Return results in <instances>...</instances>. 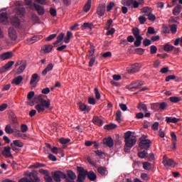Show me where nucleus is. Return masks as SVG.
Listing matches in <instances>:
<instances>
[{
	"label": "nucleus",
	"mask_w": 182,
	"mask_h": 182,
	"mask_svg": "<svg viewBox=\"0 0 182 182\" xmlns=\"http://www.w3.org/2000/svg\"><path fill=\"white\" fill-rule=\"evenodd\" d=\"M137 141L136 136L132 134L130 131L124 133V152L129 153L131 149L135 146Z\"/></svg>",
	"instance_id": "obj_1"
},
{
	"label": "nucleus",
	"mask_w": 182,
	"mask_h": 182,
	"mask_svg": "<svg viewBox=\"0 0 182 182\" xmlns=\"http://www.w3.org/2000/svg\"><path fill=\"white\" fill-rule=\"evenodd\" d=\"M38 104L35 106V108L37 109L38 113H43L46 109H48L49 110L53 109V107L50 106V100H46L42 98L41 95L38 97Z\"/></svg>",
	"instance_id": "obj_2"
},
{
	"label": "nucleus",
	"mask_w": 182,
	"mask_h": 182,
	"mask_svg": "<svg viewBox=\"0 0 182 182\" xmlns=\"http://www.w3.org/2000/svg\"><path fill=\"white\" fill-rule=\"evenodd\" d=\"M14 12L16 14V16H19L20 18L24 16L25 8L23 6L21 1H16L14 8Z\"/></svg>",
	"instance_id": "obj_3"
},
{
	"label": "nucleus",
	"mask_w": 182,
	"mask_h": 182,
	"mask_svg": "<svg viewBox=\"0 0 182 182\" xmlns=\"http://www.w3.org/2000/svg\"><path fill=\"white\" fill-rule=\"evenodd\" d=\"M151 141L150 139H147V136L142 135L140 138V142L139 144V146L141 149L144 150H149V149L151 147Z\"/></svg>",
	"instance_id": "obj_4"
},
{
	"label": "nucleus",
	"mask_w": 182,
	"mask_h": 182,
	"mask_svg": "<svg viewBox=\"0 0 182 182\" xmlns=\"http://www.w3.org/2000/svg\"><path fill=\"white\" fill-rule=\"evenodd\" d=\"M78 177L77 178V182H84L87 174V171L84 170L82 167H77Z\"/></svg>",
	"instance_id": "obj_5"
},
{
	"label": "nucleus",
	"mask_w": 182,
	"mask_h": 182,
	"mask_svg": "<svg viewBox=\"0 0 182 182\" xmlns=\"http://www.w3.org/2000/svg\"><path fill=\"white\" fill-rule=\"evenodd\" d=\"M52 176L55 182H61V179L66 178V174L60 171L52 172Z\"/></svg>",
	"instance_id": "obj_6"
},
{
	"label": "nucleus",
	"mask_w": 182,
	"mask_h": 182,
	"mask_svg": "<svg viewBox=\"0 0 182 182\" xmlns=\"http://www.w3.org/2000/svg\"><path fill=\"white\" fill-rule=\"evenodd\" d=\"M141 64H133L131 67H127V70L129 73H136L140 70Z\"/></svg>",
	"instance_id": "obj_7"
},
{
	"label": "nucleus",
	"mask_w": 182,
	"mask_h": 182,
	"mask_svg": "<svg viewBox=\"0 0 182 182\" xmlns=\"http://www.w3.org/2000/svg\"><path fill=\"white\" fill-rule=\"evenodd\" d=\"M142 85H144V83L140 81H137L136 82H133L130 84L129 85L127 86V88L129 90H138L139 89Z\"/></svg>",
	"instance_id": "obj_8"
},
{
	"label": "nucleus",
	"mask_w": 182,
	"mask_h": 182,
	"mask_svg": "<svg viewBox=\"0 0 182 182\" xmlns=\"http://www.w3.org/2000/svg\"><path fill=\"white\" fill-rule=\"evenodd\" d=\"M106 11V4H100L97 9V14L102 17L105 15Z\"/></svg>",
	"instance_id": "obj_9"
},
{
	"label": "nucleus",
	"mask_w": 182,
	"mask_h": 182,
	"mask_svg": "<svg viewBox=\"0 0 182 182\" xmlns=\"http://www.w3.org/2000/svg\"><path fill=\"white\" fill-rule=\"evenodd\" d=\"M162 164L164 166L174 167L175 166L174 161L171 159H168L167 156H164Z\"/></svg>",
	"instance_id": "obj_10"
},
{
	"label": "nucleus",
	"mask_w": 182,
	"mask_h": 182,
	"mask_svg": "<svg viewBox=\"0 0 182 182\" xmlns=\"http://www.w3.org/2000/svg\"><path fill=\"white\" fill-rule=\"evenodd\" d=\"M18 68L17 70V74L19 75L21 73H22L24 70L26 68V63L25 61H21V63L19 64V63H16V66H18Z\"/></svg>",
	"instance_id": "obj_11"
},
{
	"label": "nucleus",
	"mask_w": 182,
	"mask_h": 182,
	"mask_svg": "<svg viewBox=\"0 0 182 182\" xmlns=\"http://www.w3.org/2000/svg\"><path fill=\"white\" fill-rule=\"evenodd\" d=\"M103 144L107 147H113L114 140L112 137L105 138L103 139Z\"/></svg>",
	"instance_id": "obj_12"
},
{
	"label": "nucleus",
	"mask_w": 182,
	"mask_h": 182,
	"mask_svg": "<svg viewBox=\"0 0 182 182\" xmlns=\"http://www.w3.org/2000/svg\"><path fill=\"white\" fill-rule=\"evenodd\" d=\"M14 56V54L12 52H5L0 55V60H6L8 59H11Z\"/></svg>",
	"instance_id": "obj_13"
},
{
	"label": "nucleus",
	"mask_w": 182,
	"mask_h": 182,
	"mask_svg": "<svg viewBox=\"0 0 182 182\" xmlns=\"http://www.w3.org/2000/svg\"><path fill=\"white\" fill-rule=\"evenodd\" d=\"M0 21L5 25L8 23V14L6 12L0 14Z\"/></svg>",
	"instance_id": "obj_14"
},
{
	"label": "nucleus",
	"mask_w": 182,
	"mask_h": 182,
	"mask_svg": "<svg viewBox=\"0 0 182 182\" xmlns=\"http://www.w3.org/2000/svg\"><path fill=\"white\" fill-rule=\"evenodd\" d=\"M33 6L39 16H43L45 14V9L43 6L38 5L36 4H33Z\"/></svg>",
	"instance_id": "obj_15"
},
{
	"label": "nucleus",
	"mask_w": 182,
	"mask_h": 182,
	"mask_svg": "<svg viewBox=\"0 0 182 182\" xmlns=\"http://www.w3.org/2000/svg\"><path fill=\"white\" fill-rule=\"evenodd\" d=\"M9 35L11 40L15 41L17 38V34L15 29L13 27H10L9 29Z\"/></svg>",
	"instance_id": "obj_16"
},
{
	"label": "nucleus",
	"mask_w": 182,
	"mask_h": 182,
	"mask_svg": "<svg viewBox=\"0 0 182 182\" xmlns=\"http://www.w3.org/2000/svg\"><path fill=\"white\" fill-rule=\"evenodd\" d=\"M2 154L6 158H11L12 156V154L11 153L10 146H5Z\"/></svg>",
	"instance_id": "obj_17"
},
{
	"label": "nucleus",
	"mask_w": 182,
	"mask_h": 182,
	"mask_svg": "<svg viewBox=\"0 0 182 182\" xmlns=\"http://www.w3.org/2000/svg\"><path fill=\"white\" fill-rule=\"evenodd\" d=\"M87 176L88 177V179L90 181H96L97 179V175L96 173L92 171H87Z\"/></svg>",
	"instance_id": "obj_18"
},
{
	"label": "nucleus",
	"mask_w": 182,
	"mask_h": 182,
	"mask_svg": "<svg viewBox=\"0 0 182 182\" xmlns=\"http://www.w3.org/2000/svg\"><path fill=\"white\" fill-rule=\"evenodd\" d=\"M78 106L80 107V110L82 112H88L91 109V108L89 106H87L85 104L82 102L78 103Z\"/></svg>",
	"instance_id": "obj_19"
},
{
	"label": "nucleus",
	"mask_w": 182,
	"mask_h": 182,
	"mask_svg": "<svg viewBox=\"0 0 182 182\" xmlns=\"http://www.w3.org/2000/svg\"><path fill=\"white\" fill-rule=\"evenodd\" d=\"M92 121L93 124L98 125L100 127L102 126L104 124L103 120L101 119L99 117H94Z\"/></svg>",
	"instance_id": "obj_20"
},
{
	"label": "nucleus",
	"mask_w": 182,
	"mask_h": 182,
	"mask_svg": "<svg viewBox=\"0 0 182 182\" xmlns=\"http://www.w3.org/2000/svg\"><path fill=\"white\" fill-rule=\"evenodd\" d=\"M39 80H40V77H38V75L37 74H33L32 75L30 84L31 85H36L39 82Z\"/></svg>",
	"instance_id": "obj_21"
},
{
	"label": "nucleus",
	"mask_w": 182,
	"mask_h": 182,
	"mask_svg": "<svg viewBox=\"0 0 182 182\" xmlns=\"http://www.w3.org/2000/svg\"><path fill=\"white\" fill-rule=\"evenodd\" d=\"M53 48V45L51 44H48V45H45L43 48H42V50L45 53H49L52 51Z\"/></svg>",
	"instance_id": "obj_22"
},
{
	"label": "nucleus",
	"mask_w": 182,
	"mask_h": 182,
	"mask_svg": "<svg viewBox=\"0 0 182 182\" xmlns=\"http://www.w3.org/2000/svg\"><path fill=\"white\" fill-rule=\"evenodd\" d=\"M11 23L15 27H18L20 26V20L17 17H12L11 18Z\"/></svg>",
	"instance_id": "obj_23"
},
{
	"label": "nucleus",
	"mask_w": 182,
	"mask_h": 182,
	"mask_svg": "<svg viewBox=\"0 0 182 182\" xmlns=\"http://www.w3.org/2000/svg\"><path fill=\"white\" fill-rule=\"evenodd\" d=\"M64 37H65V33H60L59 34V36H58L57 41H55L53 43L54 46H56L58 44L61 43Z\"/></svg>",
	"instance_id": "obj_24"
},
{
	"label": "nucleus",
	"mask_w": 182,
	"mask_h": 182,
	"mask_svg": "<svg viewBox=\"0 0 182 182\" xmlns=\"http://www.w3.org/2000/svg\"><path fill=\"white\" fill-rule=\"evenodd\" d=\"M97 173L102 176H105L108 174V171L105 167H99L97 168Z\"/></svg>",
	"instance_id": "obj_25"
},
{
	"label": "nucleus",
	"mask_w": 182,
	"mask_h": 182,
	"mask_svg": "<svg viewBox=\"0 0 182 182\" xmlns=\"http://www.w3.org/2000/svg\"><path fill=\"white\" fill-rule=\"evenodd\" d=\"M92 7V0L87 1L85 6H84V12L88 13Z\"/></svg>",
	"instance_id": "obj_26"
},
{
	"label": "nucleus",
	"mask_w": 182,
	"mask_h": 182,
	"mask_svg": "<svg viewBox=\"0 0 182 182\" xmlns=\"http://www.w3.org/2000/svg\"><path fill=\"white\" fill-rule=\"evenodd\" d=\"M53 69V64L50 63L47 65V67L43 70L42 75L46 76L48 72Z\"/></svg>",
	"instance_id": "obj_27"
},
{
	"label": "nucleus",
	"mask_w": 182,
	"mask_h": 182,
	"mask_svg": "<svg viewBox=\"0 0 182 182\" xmlns=\"http://www.w3.org/2000/svg\"><path fill=\"white\" fill-rule=\"evenodd\" d=\"M141 11L142 14H144L145 16H148L152 13V9L149 7H144L141 9Z\"/></svg>",
	"instance_id": "obj_28"
},
{
	"label": "nucleus",
	"mask_w": 182,
	"mask_h": 182,
	"mask_svg": "<svg viewBox=\"0 0 182 182\" xmlns=\"http://www.w3.org/2000/svg\"><path fill=\"white\" fill-rule=\"evenodd\" d=\"M138 156L141 159H146L149 157V154L146 151H139L138 153Z\"/></svg>",
	"instance_id": "obj_29"
},
{
	"label": "nucleus",
	"mask_w": 182,
	"mask_h": 182,
	"mask_svg": "<svg viewBox=\"0 0 182 182\" xmlns=\"http://www.w3.org/2000/svg\"><path fill=\"white\" fill-rule=\"evenodd\" d=\"M73 33L71 31H68L67 32V36L65 38L64 42L65 43H69L70 41V38H73Z\"/></svg>",
	"instance_id": "obj_30"
},
{
	"label": "nucleus",
	"mask_w": 182,
	"mask_h": 182,
	"mask_svg": "<svg viewBox=\"0 0 182 182\" xmlns=\"http://www.w3.org/2000/svg\"><path fill=\"white\" fill-rule=\"evenodd\" d=\"M134 0H122L121 4L124 6L130 7L133 4Z\"/></svg>",
	"instance_id": "obj_31"
},
{
	"label": "nucleus",
	"mask_w": 182,
	"mask_h": 182,
	"mask_svg": "<svg viewBox=\"0 0 182 182\" xmlns=\"http://www.w3.org/2000/svg\"><path fill=\"white\" fill-rule=\"evenodd\" d=\"M23 80V77L21 76H18L17 77H15L11 83L16 85H18Z\"/></svg>",
	"instance_id": "obj_32"
},
{
	"label": "nucleus",
	"mask_w": 182,
	"mask_h": 182,
	"mask_svg": "<svg viewBox=\"0 0 182 182\" xmlns=\"http://www.w3.org/2000/svg\"><path fill=\"white\" fill-rule=\"evenodd\" d=\"M182 10V8L181 6H176L173 10V14L175 16H177L180 14L181 11Z\"/></svg>",
	"instance_id": "obj_33"
},
{
	"label": "nucleus",
	"mask_w": 182,
	"mask_h": 182,
	"mask_svg": "<svg viewBox=\"0 0 182 182\" xmlns=\"http://www.w3.org/2000/svg\"><path fill=\"white\" fill-rule=\"evenodd\" d=\"M132 33H133V35L134 36L135 38H139V37H142L140 35V30L138 28H132Z\"/></svg>",
	"instance_id": "obj_34"
},
{
	"label": "nucleus",
	"mask_w": 182,
	"mask_h": 182,
	"mask_svg": "<svg viewBox=\"0 0 182 182\" xmlns=\"http://www.w3.org/2000/svg\"><path fill=\"white\" fill-rule=\"evenodd\" d=\"M11 144H14V146H15L16 147H23L24 144L22 141H21L20 140H14L13 141V143H11Z\"/></svg>",
	"instance_id": "obj_35"
},
{
	"label": "nucleus",
	"mask_w": 182,
	"mask_h": 182,
	"mask_svg": "<svg viewBox=\"0 0 182 182\" xmlns=\"http://www.w3.org/2000/svg\"><path fill=\"white\" fill-rule=\"evenodd\" d=\"M166 121L168 123H176L178 122V119L176 117H166Z\"/></svg>",
	"instance_id": "obj_36"
},
{
	"label": "nucleus",
	"mask_w": 182,
	"mask_h": 182,
	"mask_svg": "<svg viewBox=\"0 0 182 182\" xmlns=\"http://www.w3.org/2000/svg\"><path fill=\"white\" fill-rule=\"evenodd\" d=\"M174 48L173 46L166 43L165 44V46H164V50L166 52H170Z\"/></svg>",
	"instance_id": "obj_37"
},
{
	"label": "nucleus",
	"mask_w": 182,
	"mask_h": 182,
	"mask_svg": "<svg viewBox=\"0 0 182 182\" xmlns=\"http://www.w3.org/2000/svg\"><path fill=\"white\" fill-rule=\"evenodd\" d=\"M143 39H144L143 37H137V38H136V41H134V45H135L136 47L141 46V43H142Z\"/></svg>",
	"instance_id": "obj_38"
},
{
	"label": "nucleus",
	"mask_w": 182,
	"mask_h": 182,
	"mask_svg": "<svg viewBox=\"0 0 182 182\" xmlns=\"http://www.w3.org/2000/svg\"><path fill=\"white\" fill-rule=\"evenodd\" d=\"M45 167V165L43 164L36 163L33 165H31L29 166V168H43Z\"/></svg>",
	"instance_id": "obj_39"
},
{
	"label": "nucleus",
	"mask_w": 182,
	"mask_h": 182,
	"mask_svg": "<svg viewBox=\"0 0 182 182\" xmlns=\"http://www.w3.org/2000/svg\"><path fill=\"white\" fill-rule=\"evenodd\" d=\"M152 168L151 164L149 162H144L143 163V168L146 171L151 170Z\"/></svg>",
	"instance_id": "obj_40"
},
{
	"label": "nucleus",
	"mask_w": 182,
	"mask_h": 182,
	"mask_svg": "<svg viewBox=\"0 0 182 182\" xmlns=\"http://www.w3.org/2000/svg\"><path fill=\"white\" fill-rule=\"evenodd\" d=\"M43 38V36L41 35H36V36H34L31 38V41H32V43L36 42V41H40L41 39Z\"/></svg>",
	"instance_id": "obj_41"
},
{
	"label": "nucleus",
	"mask_w": 182,
	"mask_h": 182,
	"mask_svg": "<svg viewBox=\"0 0 182 182\" xmlns=\"http://www.w3.org/2000/svg\"><path fill=\"white\" fill-rule=\"evenodd\" d=\"M67 177L71 178H75L76 179L77 176L76 174L71 170H69L67 171Z\"/></svg>",
	"instance_id": "obj_42"
},
{
	"label": "nucleus",
	"mask_w": 182,
	"mask_h": 182,
	"mask_svg": "<svg viewBox=\"0 0 182 182\" xmlns=\"http://www.w3.org/2000/svg\"><path fill=\"white\" fill-rule=\"evenodd\" d=\"M137 107L138 109H140V111L145 112H147V106L144 104L140 103Z\"/></svg>",
	"instance_id": "obj_43"
},
{
	"label": "nucleus",
	"mask_w": 182,
	"mask_h": 182,
	"mask_svg": "<svg viewBox=\"0 0 182 182\" xmlns=\"http://www.w3.org/2000/svg\"><path fill=\"white\" fill-rule=\"evenodd\" d=\"M141 180L143 181H148L150 180V176L149 174L146 173H142L141 174Z\"/></svg>",
	"instance_id": "obj_44"
},
{
	"label": "nucleus",
	"mask_w": 182,
	"mask_h": 182,
	"mask_svg": "<svg viewBox=\"0 0 182 182\" xmlns=\"http://www.w3.org/2000/svg\"><path fill=\"white\" fill-rule=\"evenodd\" d=\"M117 126L114 124H110L105 125L104 127V128L107 130H112V129H114L115 128H117Z\"/></svg>",
	"instance_id": "obj_45"
},
{
	"label": "nucleus",
	"mask_w": 182,
	"mask_h": 182,
	"mask_svg": "<svg viewBox=\"0 0 182 182\" xmlns=\"http://www.w3.org/2000/svg\"><path fill=\"white\" fill-rule=\"evenodd\" d=\"M90 50H89V56L92 57V56H93V55L95 54V46H93L92 44H90Z\"/></svg>",
	"instance_id": "obj_46"
},
{
	"label": "nucleus",
	"mask_w": 182,
	"mask_h": 182,
	"mask_svg": "<svg viewBox=\"0 0 182 182\" xmlns=\"http://www.w3.org/2000/svg\"><path fill=\"white\" fill-rule=\"evenodd\" d=\"M122 113L120 110H118L116 113V120L120 123L122 122L121 117H122Z\"/></svg>",
	"instance_id": "obj_47"
},
{
	"label": "nucleus",
	"mask_w": 182,
	"mask_h": 182,
	"mask_svg": "<svg viewBox=\"0 0 182 182\" xmlns=\"http://www.w3.org/2000/svg\"><path fill=\"white\" fill-rule=\"evenodd\" d=\"M5 132L7 133V134H12L14 132V130L11 128V125L9 124L7 126H6L5 127Z\"/></svg>",
	"instance_id": "obj_48"
},
{
	"label": "nucleus",
	"mask_w": 182,
	"mask_h": 182,
	"mask_svg": "<svg viewBox=\"0 0 182 182\" xmlns=\"http://www.w3.org/2000/svg\"><path fill=\"white\" fill-rule=\"evenodd\" d=\"M57 36L56 33L50 34L46 38V41L49 42L55 39Z\"/></svg>",
	"instance_id": "obj_49"
},
{
	"label": "nucleus",
	"mask_w": 182,
	"mask_h": 182,
	"mask_svg": "<svg viewBox=\"0 0 182 182\" xmlns=\"http://www.w3.org/2000/svg\"><path fill=\"white\" fill-rule=\"evenodd\" d=\"M14 64V61H9L6 63V64L4 65V68H6V70L7 71L9 70V69L12 67V65Z\"/></svg>",
	"instance_id": "obj_50"
},
{
	"label": "nucleus",
	"mask_w": 182,
	"mask_h": 182,
	"mask_svg": "<svg viewBox=\"0 0 182 182\" xmlns=\"http://www.w3.org/2000/svg\"><path fill=\"white\" fill-rule=\"evenodd\" d=\"M171 137L172 140H173V144L174 149H176V141L177 140V137L174 132H171Z\"/></svg>",
	"instance_id": "obj_51"
},
{
	"label": "nucleus",
	"mask_w": 182,
	"mask_h": 182,
	"mask_svg": "<svg viewBox=\"0 0 182 182\" xmlns=\"http://www.w3.org/2000/svg\"><path fill=\"white\" fill-rule=\"evenodd\" d=\"M169 100L173 103H177L181 101V99L178 97H171Z\"/></svg>",
	"instance_id": "obj_52"
},
{
	"label": "nucleus",
	"mask_w": 182,
	"mask_h": 182,
	"mask_svg": "<svg viewBox=\"0 0 182 182\" xmlns=\"http://www.w3.org/2000/svg\"><path fill=\"white\" fill-rule=\"evenodd\" d=\"M150 52H151V54H156L157 53V47L154 45L153 46H151L150 47Z\"/></svg>",
	"instance_id": "obj_53"
},
{
	"label": "nucleus",
	"mask_w": 182,
	"mask_h": 182,
	"mask_svg": "<svg viewBox=\"0 0 182 182\" xmlns=\"http://www.w3.org/2000/svg\"><path fill=\"white\" fill-rule=\"evenodd\" d=\"M143 44L144 46L147 47L151 45V41L149 38H145L143 41Z\"/></svg>",
	"instance_id": "obj_54"
},
{
	"label": "nucleus",
	"mask_w": 182,
	"mask_h": 182,
	"mask_svg": "<svg viewBox=\"0 0 182 182\" xmlns=\"http://www.w3.org/2000/svg\"><path fill=\"white\" fill-rule=\"evenodd\" d=\"M139 21L140 24L143 25L146 22V18L144 16H140L139 17Z\"/></svg>",
	"instance_id": "obj_55"
},
{
	"label": "nucleus",
	"mask_w": 182,
	"mask_h": 182,
	"mask_svg": "<svg viewBox=\"0 0 182 182\" xmlns=\"http://www.w3.org/2000/svg\"><path fill=\"white\" fill-rule=\"evenodd\" d=\"M70 139H65V138L60 139V142L61 144H68V143H70Z\"/></svg>",
	"instance_id": "obj_56"
},
{
	"label": "nucleus",
	"mask_w": 182,
	"mask_h": 182,
	"mask_svg": "<svg viewBox=\"0 0 182 182\" xmlns=\"http://www.w3.org/2000/svg\"><path fill=\"white\" fill-rule=\"evenodd\" d=\"M114 6V2H110L107 6V11L109 12L112 10L113 7Z\"/></svg>",
	"instance_id": "obj_57"
},
{
	"label": "nucleus",
	"mask_w": 182,
	"mask_h": 182,
	"mask_svg": "<svg viewBox=\"0 0 182 182\" xmlns=\"http://www.w3.org/2000/svg\"><path fill=\"white\" fill-rule=\"evenodd\" d=\"M30 176H31L32 178H33V181H34V182H40V181H41V180H40V178H38V176L36 174H35V173H31V174H30Z\"/></svg>",
	"instance_id": "obj_58"
},
{
	"label": "nucleus",
	"mask_w": 182,
	"mask_h": 182,
	"mask_svg": "<svg viewBox=\"0 0 182 182\" xmlns=\"http://www.w3.org/2000/svg\"><path fill=\"white\" fill-rule=\"evenodd\" d=\"M44 179L46 182H53V179L51 176L49 175V173L44 176Z\"/></svg>",
	"instance_id": "obj_59"
},
{
	"label": "nucleus",
	"mask_w": 182,
	"mask_h": 182,
	"mask_svg": "<svg viewBox=\"0 0 182 182\" xmlns=\"http://www.w3.org/2000/svg\"><path fill=\"white\" fill-rule=\"evenodd\" d=\"M171 31L173 34H175L177 31V26L176 24H173L170 27Z\"/></svg>",
	"instance_id": "obj_60"
},
{
	"label": "nucleus",
	"mask_w": 182,
	"mask_h": 182,
	"mask_svg": "<svg viewBox=\"0 0 182 182\" xmlns=\"http://www.w3.org/2000/svg\"><path fill=\"white\" fill-rule=\"evenodd\" d=\"M147 16H148V19L150 21H156V16L154 14H153L152 13H150Z\"/></svg>",
	"instance_id": "obj_61"
},
{
	"label": "nucleus",
	"mask_w": 182,
	"mask_h": 182,
	"mask_svg": "<svg viewBox=\"0 0 182 182\" xmlns=\"http://www.w3.org/2000/svg\"><path fill=\"white\" fill-rule=\"evenodd\" d=\"M14 134L16 137H22V134L20 130L16 129L14 130Z\"/></svg>",
	"instance_id": "obj_62"
},
{
	"label": "nucleus",
	"mask_w": 182,
	"mask_h": 182,
	"mask_svg": "<svg viewBox=\"0 0 182 182\" xmlns=\"http://www.w3.org/2000/svg\"><path fill=\"white\" fill-rule=\"evenodd\" d=\"M50 13L53 17H55L57 16V11L54 8L50 9Z\"/></svg>",
	"instance_id": "obj_63"
},
{
	"label": "nucleus",
	"mask_w": 182,
	"mask_h": 182,
	"mask_svg": "<svg viewBox=\"0 0 182 182\" xmlns=\"http://www.w3.org/2000/svg\"><path fill=\"white\" fill-rule=\"evenodd\" d=\"M21 132L23 133H25L27 132L28 130V127L26 124H22L21 127Z\"/></svg>",
	"instance_id": "obj_64"
}]
</instances>
